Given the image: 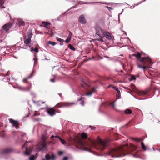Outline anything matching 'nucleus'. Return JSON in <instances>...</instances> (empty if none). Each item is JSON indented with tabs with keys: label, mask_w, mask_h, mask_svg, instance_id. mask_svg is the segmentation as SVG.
Returning <instances> with one entry per match:
<instances>
[{
	"label": "nucleus",
	"mask_w": 160,
	"mask_h": 160,
	"mask_svg": "<svg viewBox=\"0 0 160 160\" xmlns=\"http://www.w3.org/2000/svg\"><path fill=\"white\" fill-rule=\"evenodd\" d=\"M81 136L82 138H79L77 136L75 137L73 139V141L74 144L77 148L83 150L89 151V148L88 147L90 146L92 144L95 145L97 149L102 151L105 149L109 145V142L110 140L109 139L103 141L98 138L97 142H96L89 138L87 142L85 139L88 138L87 134L82 132Z\"/></svg>",
	"instance_id": "1"
},
{
	"label": "nucleus",
	"mask_w": 160,
	"mask_h": 160,
	"mask_svg": "<svg viewBox=\"0 0 160 160\" xmlns=\"http://www.w3.org/2000/svg\"><path fill=\"white\" fill-rule=\"evenodd\" d=\"M137 148L136 146L132 144H130V146H128V144H124L117 148L110 150L107 154L112 157L124 156L136 150Z\"/></svg>",
	"instance_id": "2"
},
{
	"label": "nucleus",
	"mask_w": 160,
	"mask_h": 160,
	"mask_svg": "<svg viewBox=\"0 0 160 160\" xmlns=\"http://www.w3.org/2000/svg\"><path fill=\"white\" fill-rule=\"evenodd\" d=\"M133 55L136 57L137 60L144 65L151 64L152 61L151 59L148 57H141V54L140 52H138L137 54H133Z\"/></svg>",
	"instance_id": "3"
},
{
	"label": "nucleus",
	"mask_w": 160,
	"mask_h": 160,
	"mask_svg": "<svg viewBox=\"0 0 160 160\" xmlns=\"http://www.w3.org/2000/svg\"><path fill=\"white\" fill-rule=\"evenodd\" d=\"M75 103L73 102H60L57 104L56 106L58 107V108H60L61 107H69L72 105H75Z\"/></svg>",
	"instance_id": "4"
},
{
	"label": "nucleus",
	"mask_w": 160,
	"mask_h": 160,
	"mask_svg": "<svg viewBox=\"0 0 160 160\" xmlns=\"http://www.w3.org/2000/svg\"><path fill=\"white\" fill-rule=\"evenodd\" d=\"M48 137L46 135V134H42V142L41 143V149H42L46 147L47 145L46 140L48 139Z\"/></svg>",
	"instance_id": "5"
},
{
	"label": "nucleus",
	"mask_w": 160,
	"mask_h": 160,
	"mask_svg": "<svg viewBox=\"0 0 160 160\" xmlns=\"http://www.w3.org/2000/svg\"><path fill=\"white\" fill-rule=\"evenodd\" d=\"M96 30L97 31H98V32H99V31H101L103 33V35L105 36L109 40L112 39L111 36L109 33L104 32V31L101 30L99 27L96 28Z\"/></svg>",
	"instance_id": "6"
},
{
	"label": "nucleus",
	"mask_w": 160,
	"mask_h": 160,
	"mask_svg": "<svg viewBox=\"0 0 160 160\" xmlns=\"http://www.w3.org/2000/svg\"><path fill=\"white\" fill-rule=\"evenodd\" d=\"M48 114L50 116H53L56 114L58 111L55 110L54 108H48L47 110Z\"/></svg>",
	"instance_id": "7"
},
{
	"label": "nucleus",
	"mask_w": 160,
	"mask_h": 160,
	"mask_svg": "<svg viewBox=\"0 0 160 160\" xmlns=\"http://www.w3.org/2000/svg\"><path fill=\"white\" fill-rule=\"evenodd\" d=\"M14 151V149L12 147H7L2 150V154H7Z\"/></svg>",
	"instance_id": "8"
},
{
	"label": "nucleus",
	"mask_w": 160,
	"mask_h": 160,
	"mask_svg": "<svg viewBox=\"0 0 160 160\" xmlns=\"http://www.w3.org/2000/svg\"><path fill=\"white\" fill-rule=\"evenodd\" d=\"M32 36L31 34H29L28 35L27 37H25L24 38V42L26 44L27 46H28V44L31 42Z\"/></svg>",
	"instance_id": "9"
},
{
	"label": "nucleus",
	"mask_w": 160,
	"mask_h": 160,
	"mask_svg": "<svg viewBox=\"0 0 160 160\" xmlns=\"http://www.w3.org/2000/svg\"><path fill=\"white\" fill-rule=\"evenodd\" d=\"M9 120L13 127H15L16 128H19V123L18 121L14 120L11 118L9 119Z\"/></svg>",
	"instance_id": "10"
},
{
	"label": "nucleus",
	"mask_w": 160,
	"mask_h": 160,
	"mask_svg": "<svg viewBox=\"0 0 160 160\" xmlns=\"http://www.w3.org/2000/svg\"><path fill=\"white\" fill-rule=\"evenodd\" d=\"M12 24L11 23H8L4 25L2 27V28L6 32H7L12 27Z\"/></svg>",
	"instance_id": "11"
},
{
	"label": "nucleus",
	"mask_w": 160,
	"mask_h": 160,
	"mask_svg": "<svg viewBox=\"0 0 160 160\" xmlns=\"http://www.w3.org/2000/svg\"><path fill=\"white\" fill-rule=\"evenodd\" d=\"M55 157L54 154H52L51 156L48 154H46L45 156V158L46 160H54Z\"/></svg>",
	"instance_id": "12"
},
{
	"label": "nucleus",
	"mask_w": 160,
	"mask_h": 160,
	"mask_svg": "<svg viewBox=\"0 0 160 160\" xmlns=\"http://www.w3.org/2000/svg\"><path fill=\"white\" fill-rule=\"evenodd\" d=\"M79 21L80 23L83 24H85L86 22V20L85 19L83 16L82 15H81L79 16Z\"/></svg>",
	"instance_id": "13"
},
{
	"label": "nucleus",
	"mask_w": 160,
	"mask_h": 160,
	"mask_svg": "<svg viewBox=\"0 0 160 160\" xmlns=\"http://www.w3.org/2000/svg\"><path fill=\"white\" fill-rule=\"evenodd\" d=\"M17 24L19 26L24 25V22L23 20L21 19L18 18L17 20Z\"/></svg>",
	"instance_id": "14"
},
{
	"label": "nucleus",
	"mask_w": 160,
	"mask_h": 160,
	"mask_svg": "<svg viewBox=\"0 0 160 160\" xmlns=\"http://www.w3.org/2000/svg\"><path fill=\"white\" fill-rule=\"evenodd\" d=\"M144 65H145V66H142L141 65H139L138 64H137L138 67L141 68H142L143 70L144 71L145 69H148L149 68H150V67L147 66L148 65H149L150 64H147V65H144Z\"/></svg>",
	"instance_id": "15"
},
{
	"label": "nucleus",
	"mask_w": 160,
	"mask_h": 160,
	"mask_svg": "<svg viewBox=\"0 0 160 160\" xmlns=\"http://www.w3.org/2000/svg\"><path fill=\"white\" fill-rule=\"evenodd\" d=\"M151 90V87H149L148 88H146L144 91H142L141 92V93L143 94L147 95V94L149 93Z\"/></svg>",
	"instance_id": "16"
},
{
	"label": "nucleus",
	"mask_w": 160,
	"mask_h": 160,
	"mask_svg": "<svg viewBox=\"0 0 160 160\" xmlns=\"http://www.w3.org/2000/svg\"><path fill=\"white\" fill-rule=\"evenodd\" d=\"M31 151L32 150L30 148H27L24 152L25 154L27 155H29Z\"/></svg>",
	"instance_id": "17"
},
{
	"label": "nucleus",
	"mask_w": 160,
	"mask_h": 160,
	"mask_svg": "<svg viewBox=\"0 0 160 160\" xmlns=\"http://www.w3.org/2000/svg\"><path fill=\"white\" fill-rule=\"evenodd\" d=\"M42 26L45 27L46 28L48 29V28L47 27V26L48 25H50L51 24V23H50L48 22H42Z\"/></svg>",
	"instance_id": "18"
},
{
	"label": "nucleus",
	"mask_w": 160,
	"mask_h": 160,
	"mask_svg": "<svg viewBox=\"0 0 160 160\" xmlns=\"http://www.w3.org/2000/svg\"><path fill=\"white\" fill-rule=\"evenodd\" d=\"M96 91V89L94 88H93L91 89V91H89L87 93L86 95L87 96L91 95L93 92H95Z\"/></svg>",
	"instance_id": "19"
},
{
	"label": "nucleus",
	"mask_w": 160,
	"mask_h": 160,
	"mask_svg": "<svg viewBox=\"0 0 160 160\" xmlns=\"http://www.w3.org/2000/svg\"><path fill=\"white\" fill-rule=\"evenodd\" d=\"M33 72V71L31 73V74L28 77L24 79H23V82H25V83L27 82V80L28 79L30 78L32 76Z\"/></svg>",
	"instance_id": "20"
},
{
	"label": "nucleus",
	"mask_w": 160,
	"mask_h": 160,
	"mask_svg": "<svg viewBox=\"0 0 160 160\" xmlns=\"http://www.w3.org/2000/svg\"><path fill=\"white\" fill-rule=\"evenodd\" d=\"M124 112L126 114H131L132 112V111L131 109H128L124 111Z\"/></svg>",
	"instance_id": "21"
},
{
	"label": "nucleus",
	"mask_w": 160,
	"mask_h": 160,
	"mask_svg": "<svg viewBox=\"0 0 160 160\" xmlns=\"http://www.w3.org/2000/svg\"><path fill=\"white\" fill-rule=\"evenodd\" d=\"M84 98H81L78 100V101L80 102V104L83 106H84V101L83 99Z\"/></svg>",
	"instance_id": "22"
},
{
	"label": "nucleus",
	"mask_w": 160,
	"mask_h": 160,
	"mask_svg": "<svg viewBox=\"0 0 160 160\" xmlns=\"http://www.w3.org/2000/svg\"><path fill=\"white\" fill-rule=\"evenodd\" d=\"M31 89V87L28 86L26 87H24V88H23L22 89L24 91H29Z\"/></svg>",
	"instance_id": "23"
},
{
	"label": "nucleus",
	"mask_w": 160,
	"mask_h": 160,
	"mask_svg": "<svg viewBox=\"0 0 160 160\" xmlns=\"http://www.w3.org/2000/svg\"><path fill=\"white\" fill-rule=\"evenodd\" d=\"M47 44H51L53 46H54L56 44V43L55 42H52L50 41H48L47 42Z\"/></svg>",
	"instance_id": "24"
},
{
	"label": "nucleus",
	"mask_w": 160,
	"mask_h": 160,
	"mask_svg": "<svg viewBox=\"0 0 160 160\" xmlns=\"http://www.w3.org/2000/svg\"><path fill=\"white\" fill-rule=\"evenodd\" d=\"M132 139L137 142H139L142 140V139L136 138H132Z\"/></svg>",
	"instance_id": "25"
},
{
	"label": "nucleus",
	"mask_w": 160,
	"mask_h": 160,
	"mask_svg": "<svg viewBox=\"0 0 160 160\" xmlns=\"http://www.w3.org/2000/svg\"><path fill=\"white\" fill-rule=\"evenodd\" d=\"M116 96L117 99H118L120 98L121 94L120 90H119L117 92V94Z\"/></svg>",
	"instance_id": "26"
},
{
	"label": "nucleus",
	"mask_w": 160,
	"mask_h": 160,
	"mask_svg": "<svg viewBox=\"0 0 160 160\" xmlns=\"http://www.w3.org/2000/svg\"><path fill=\"white\" fill-rule=\"evenodd\" d=\"M4 0H0V6L2 8H4V7H2V6L4 3Z\"/></svg>",
	"instance_id": "27"
},
{
	"label": "nucleus",
	"mask_w": 160,
	"mask_h": 160,
	"mask_svg": "<svg viewBox=\"0 0 160 160\" xmlns=\"http://www.w3.org/2000/svg\"><path fill=\"white\" fill-rule=\"evenodd\" d=\"M141 145L142 148L144 150H146V147L144 143L142 142L141 143Z\"/></svg>",
	"instance_id": "28"
},
{
	"label": "nucleus",
	"mask_w": 160,
	"mask_h": 160,
	"mask_svg": "<svg viewBox=\"0 0 160 160\" xmlns=\"http://www.w3.org/2000/svg\"><path fill=\"white\" fill-rule=\"evenodd\" d=\"M82 83L81 84V86L83 88H85V86H87L88 85L85 82L83 81L82 80Z\"/></svg>",
	"instance_id": "29"
},
{
	"label": "nucleus",
	"mask_w": 160,
	"mask_h": 160,
	"mask_svg": "<svg viewBox=\"0 0 160 160\" xmlns=\"http://www.w3.org/2000/svg\"><path fill=\"white\" fill-rule=\"evenodd\" d=\"M31 52H32L33 51H34L35 52H38V48H32L31 49Z\"/></svg>",
	"instance_id": "30"
},
{
	"label": "nucleus",
	"mask_w": 160,
	"mask_h": 160,
	"mask_svg": "<svg viewBox=\"0 0 160 160\" xmlns=\"http://www.w3.org/2000/svg\"><path fill=\"white\" fill-rule=\"evenodd\" d=\"M68 47L70 49L73 51H75L76 50L75 48L71 44H69Z\"/></svg>",
	"instance_id": "31"
},
{
	"label": "nucleus",
	"mask_w": 160,
	"mask_h": 160,
	"mask_svg": "<svg viewBox=\"0 0 160 160\" xmlns=\"http://www.w3.org/2000/svg\"><path fill=\"white\" fill-rule=\"evenodd\" d=\"M59 139L61 141L62 143L63 144H65L66 143V142L63 139L61 138H59Z\"/></svg>",
	"instance_id": "32"
},
{
	"label": "nucleus",
	"mask_w": 160,
	"mask_h": 160,
	"mask_svg": "<svg viewBox=\"0 0 160 160\" xmlns=\"http://www.w3.org/2000/svg\"><path fill=\"white\" fill-rule=\"evenodd\" d=\"M72 36V33L71 32H70L68 34V37L67 38H68V39H70V40H71Z\"/></svg>",
	"instance_id": "33"
},
{
	"label": "nucleus",
	"mask_w": 160,
	"mask_h": 160,
	"mask_svg": "<svg viewBox=\"0 0 160 160\" xmlns=\"http://www.w3.org/2000/svg\"><path fill=\"white\" fill-rule=\"evenodd\" d=\"M56 39L57 41H59L60 42H63V41H64V40L63 39H61V38H56Z\"/></svg>",
	"instance_id": "34"
},
{
	"label": "nucleus",
	"mask_w": 160,
	"mask_h": 160,
	"mask_svg": "<svg viewBox=\"0 0 160 160\" xmlns=\"http://www.w3.org/2000/svg\"><path fill=\"white\" fill-rule=\"evenodd\" d=\"M31 142L30 141H26V142L24 145H23V146L22 147V148H25L26 146H27V143L28 142Z\"/></svg>",
	"instance_id": "35"
},
{
	"label": "nucleus",
	"mask_w": 160,
	"mask_h": 160,
	"mask_svg": "<svg viewBox=\"0 0 160 160\" xmlns=\"http://www.w3.org/2000/svg\"><path fill=\"white\" fill-rule=\"evenodd\" d=\"M35 158V156L34 155H32L30 157L29 160H34Z\"/></svg>",
	"instance_id": "36"
},
{
	"label": "nucleus",
	"mask_w": 160,
	"mask_h": 160,
	"mask_svg": "<svg viewBox=\"0 0 160 160\" xmlns=\"http://www.w3.org/2000/svg\"><path fill=\"white\" fill-rule=\"evenodd\" d=\"M88 4V3L85 2H82L81 1H79V2L78 3V4Z\"/></svg>",
	"instance_id": "37"
},
{
	"label": "nucleus",
	"mask_w": 160,
	"mask_h": 160,
	"mask_svg": "<svg viewBox=\"0 0 160 160\" xmlns=\"http://www.w3.org/2000/svg\"><path fill=\"white\" fill-rule=\"evenodd\" d=\"M116 100H115L113 102H112V103H110V104L112 105V107L113 108H114V103L115 102V101H116Z\"/></svg>",
	"instance_id": "38"
},
{
	"label": "nucleus",
	"mask_w": 160,
	"mask_h": 160,
	"mask_svg": "<svg viewBox=\"0 0 160 160\" xmlns=\"http://www.w3.org/2000/svg\"><path fill=\"white\" fill-rule=\"evenodd\" d=\"M96 40L98 41H101L102 42H103L104 41L103 39L102 38H98L96 39Z\"/></svg>",
	"instance_id": "39"
},
{
	"label": "nucleus",
	"mask_w": 160,
	"mask_h": 160,
	"mask_svg": "<svg viewBox=\"0 0 160 160\" xmlns=\"http://www.w3.org/2000/svg\"><path fill=\"white\" fill-rule=\"evenodd\" d=\"M33 60H34V64H36L38 62V59L36 58H34Z\"/></svg>",
	"instance_id": "40"
},
{
	"label": "nucleus",
	"mask_w": 160,
	"mask_h": 160,
	"mask_svg": "<svg viewBox=\"0 0 160 160\" xmlns=\"http://www.w3.org/2000/svg\"><path fill=\"white\" fill-rule=\"evenodd\" d=\"M112 88H113V89H114L116 91H117V92L119 90L117 88V87H115V86H113V87H112Z\"/></svg>",
	"instance_id": "41"
},
{
	"label": "nucleus",
	"mask_w": 160,
	"mask_h": 160,
	"mask_svg": "<svg viewBox=\"0 0 160 160\" xmlns=\"http://www.w3.org/2000/svg\"><path fill=\"white\" fill-rule=\"evenodd\" d=\"M89 127L90 128L91 130H94L96 128L95 127L92 126H90V125L89 126Z\"/></svg>",
	"instance_id": "42"
},
{
	"label": "nucleus",
	"mask_w": 160,
	"mask_h": 160,
	"mask_svg": "<svg viewBox=\"0 0 160 160\" xmlns=\"http://www.w3.org/2000/svg\"><path fill=\"white\" fill-rule=\"evenodd\" d=\"M131 80H134L136 79V78L134 75H132L131 77Z\"/></svg>",
	"instance_id": "43"
},
{
	"label": "nucleus",
	"mask_w": 160,
	"mask_h": 160,
	"mask_svg": "<svg viewBox=\"0 0 160 160\" xmlns=\"http://www.w3.org/2000/svg\"><path fill=\"white\" fill-rule=\"evenodd\" d=\"M71 40L67 38V39L65 41V42L66 43H68Z\"/></svg>",
	"instance_id": "44"
},
{
	"label": "nucleus",
	"mask_w": 160,
	"mask_h": 160,
	"mask_svg": "<svg viewBox=\"0 0 160 160\" xmlns=\"http://www.w3.org/2000/svg\"><path fill=\"white\" fill-rule=\"evenodd\" d=\"M58 154L59 155H62L63 154V152L62 151H59L58 152Z\"/></svg>",
	"instance_id": "45"
},
{
	"label": "nucleus",
	"mask_w": 160,
	"mask_h": 160,
	"mask_svg": "<svg viewBox=\"0 0 160 160\" xmlns=\"http://www.w3.org/2000/svg\"><path fill=\"white\" fill-rule=\"evenodd\" d=\"M40 120L41 119L40 118L34 119H33L34 121H40Z\"/></svg>",
	"instance_id": "46"
},
{
	"label": "nucleus",
	"mask_w": 160,
	"mask_h": 160,
	"mask_svg": "<svg viewBox=\"0 0 160 160\" xmlns=\"http://www.w3.org/2000/svg\"><path fill=\"white\" fill-rule=\"evenodd\" d=\"M68 158L67 157H64L63 159V160H68Z\"/></svg>",
	"instance_id": "47"
},
{
	"label": "nucleus",
	"mask_w": 160,
	"mask_h": 160,
	"mask_svg": "<svg viewBox=\"0 0 160 160\" xmlns=\"http://www.w3.org/2000/svg\"><path fill=\"white\" fill-rule=\"evenodd\" d=\"M23 88H24V87H19L18 88V89L24 91L22 89Z\"/></svg>",
	"instance_id": "48"
},
{
	"label": "nucleus",
	"mask_w": 160,
	"mask_h": 160,
	"mask_svg": "<svg viewBox=\"0 0 160 160\" xmlns=\"http://www.w3.org/2000/svg\"><path fill=\"white\" fill-rule=\"evenodd\" d=\"M50 81H51L52 82H54V81H55L54 79V78H53V79H51L50 80Z\"/></svg>",
	"instance_id": "49"
},
{
	"label": "nucleus",
	"mask_w": 160,
	"mask_h": 160,
	"mask_svg": "<svg viewBox=\"0 0 160 160\" xmlns=\"http://www.w3.org/2000/svg\"><path fill=\"white\" fill-rule=\"evenodd\" d=\"M39 114L38 113H37L36 112L34 114V116H36V115H39Z\"/></svg>",
	"instance_id": "50"
},
{
	"label": "nucleus",
	"mask_w": 160,
	"mask_h": 160,
	"mask_svg": "<svg viewBox=\"0 0 160 160\" xmlns=\"http://www.w3.org/2000/svg\"><path fill=\"white\" fill-rule=\"evenodd\" d=\"M55 138L54 137V136H53V135H52L51 137V139H53L54 138Z\"/></svg>",
	"instance_id": "51"
},
{
	"label": "nucleus",
	"mask_w": 160,
	"mask_h": 160,
	"mask_svg": "<svg viewBox=\"0 0 160 160\" xmlns=\"http://www.w3.org/2000/svg\"><path fill=\"white\" fill-rule=\"evenodd\" d=\"M54 137L55 138H58L59 139V138H61L60 137H59L58 136H57V135L54 136Z\"/></svg>",
	"instance_id": "52"
},
{
	"label": "nucleus",
	"mask_w": 160,
	"mask_h": 160,
	"mask_svg": "<svg viewBox=\"0 0 160 160\" xmlns=\"http://www.w3.org/2000/svg\"><path fill=\"white\" fill-rule=\"evenodd\" d=\"M112 87H112H113V86H112V85H109L108 86V88H110V87Z\"/></svg>",
	"instance_id": "53"
},
{
	"label": "nucleus",
	"mask_w": 160,
	"mask_h": 160,
	"mask_svg": "<svg viewBox=\"0 0 160 160\" xmlns=\"http://www.w3.org/2000/svg\"><path fill=\"white\" fill-rule=\"evenodd\" d=\"M60 45H63V42H61L60 44Z\"/></svg>",
	"instance_id": "54"
},
{
	"label": "nucleus",
	"mask_w": 160,
	"mask_h": 160,
	"mask_svg": "<svg viewBox=\"0 0 160 160\" xmlns=\"http://www.w3.org/2000/svg\"><path fill=\"white\" fill-rule=\"evenodd\" d=\"M97 36H99V35L97 33L96 34H95V36L96 37Z\"/></svg>",
	"instance_id": "55"
},
{
	"label": "nucleus",
	"mask_w": 160,
	"mask_h": 160,
	"mask_svg": "<svg viewBox=\"0 0 160 160\" xmlns=\"http://www.w3.org/2000/svg\"><path fill=\"white\" fill-rule=\"evenodd\" d=\"M122 64V65H123V68L124 69V65L123 64Z\"/></svg>",
	"instance_id": "56"
},
{
	"label": "nucleus",
	"mask_w": 160,
	"mask_h": 160,
	"mask_svg": "<svg viewBox=\"0 0 160 160\" xmlns=\"http://www.w3.org/2000/svg\"><path fill=\"white\" fill-rule=\"evenodd\" d=\"M45 59H46V60H49V59H48L46 58H45Z\"/></svg>",
	"instance_id": "57"
},
{
	"label": "nucleus",
	"mask_w": 160,
	"mask_h": 160,
	"mask_svg": "<svg viewBox=\"0 0 160 160\" xmlns=\"http://www.w3.org/2000/svg\"><path fill=\"white\" fill-rule=\"evenodd\" d=\"M120 55L121 56H123V54H122V55Z\"/></svg>",
	"instance_id": "58"
},
{
	"label": "nucleus",
	"mask_w": 160,
	"mask_h": 160,
	"mask_svg": "<svg viewBox=\"0 0 160 160\" xmlns=\"http://www.w3.org/2000/svg\"><path fill=\"white\" fill-rule=\"evenodd\" d=\"M123 72V71H122V70H121V71H120V72Z\"/></svg>",
	"instance_id": "59"
},
{
	"label": "nucleus",
	"mask_w": 160,
	"mask_h": 160,
	"mask_svg": "<svg viewBox=\"0 0 160 160\" xmlns=\"http://www.w3.org/2000/svg\"><path fill=\"white\" fill-rule=\"evenodd\" d=\"M42 160H46L43 159H42Z\"/></svg>",
	"instance_id": "60"
},
{
	"label": "nucleus",
	"mask_w": 160,
	"mask_h": 160,
	"mask_svg": "<svg viewBox=\"0 0 160 160\" xmlns=\"http://www.w3.org/2000/svg\"><path fill=\"white\" fill-rule=\"evenodd\" d=\"M44 103V102H42V104H43V103Z\"/></svg>",
	"instance_id": "61"
}]
</instances>
